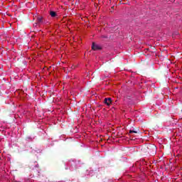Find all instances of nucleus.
Here are the masks:
<instances>
[{"label": "nucleus", "instance_id": "1", "mask_svg": "<svg viewBox=\"0 0 182 182\" xmlns=\"http://www.w3.org/2000/svg\"><path fill=\"white\" fill-rule=\"evenodd\" d=\"M68 166L71 171H73V170H76V168H77V166H76V161L75 160H70L68 163Z\"/></svg>", "mask_w": 182, "mask_h": 182}, {"label": "nucleus", "instance_id": "2", "mask_svg": "<svg viewBox=\"0 0 182 182\" xmlns=\"http://www.w3.org/2000/svg\"><path fill=\"white\" fill-rule=\"evenodd\" d=\"M92 49H93V50H100V49H102V46L93 43L92 46Z\"/></svg>", "mask_w": 182, "mask_h": 182}, {"label": "nucleus", "instance_id": "3", "mask_svg": "<svg viewBox=\"0 0 182 182\" xmlns=\"http://www.w3.org/2000/svg\"><path fill=\"white\" fill-rule=\"evenodd\" d=\"M104 103H105L107 106H110V105H112V98L110 97L105 98Z\"/></svg>", "mask_w": 182, "mask_h": 182}, {"label": "nucleus", "instance_id": "4", "mask_svg": "<svg viewBox=\"0 0 182 182\" xmlns=\"http://www.w3.org/2000/svg\"><path fill=\"white\" fill-rule=\"evenodd\" d=\"M50 15L52 18H55V16H58V15L56 14V12L53 11H50Z\"/></svg>", "mask_w": 182, "mask_h": 182}, {"label": "nucleus", "instance_id": "5", "mask_svg": "<svg viewBox=\"0 0 182 182\" xmlns=\"http://www.w3.org/2000/svg\"><path fill=\"white\" fill-rule=\"evenodd\" d=\"M38 22H39V23H42L43 21H42V17H38Z\"/></svg>", "mask_w": 182, "mask_h": 182}, {"label": "nucleus", "instance_id": "6", "mask_svg": "<svg viewBox=\"0 0 182 182\" xmlns=\"http://www.w3.org/2000/svg\"><path fill=\"white\" fill-rule=\"evenodd\" d=\"M130 97L129 96H128V97H127V98L125 99V102H128L129 103H130Z\"/></svg>", "mask_w": 182, "mask_h": 182}, {"label": "nucleus", "instance_id": "7", "mask_svg": "<svg viewBox=\"0 0 182 182\" xmlns=\"http://www.w3.org/2000/svg\"><path fill=\"white\" fill-rule=\"evenodd\" d=\"M129 133H137V132L134 131V130H130V131H129Z\"/></svg>", "mask_w": 182, "mask_h": 182}, {"label": "nucleus", "instance_id": "8", "mask_svg": "<svg viewBox=\"0 0 182 182\" xmlns=\"http://www.w3.org/2000/svg\"><path fill=\"white\" fill-rule=\"evenodd\" d=\"M36 167H38V165H36Z\"/></svg>", "mask_w": 182, "mask_h": 182}]
</instances>
